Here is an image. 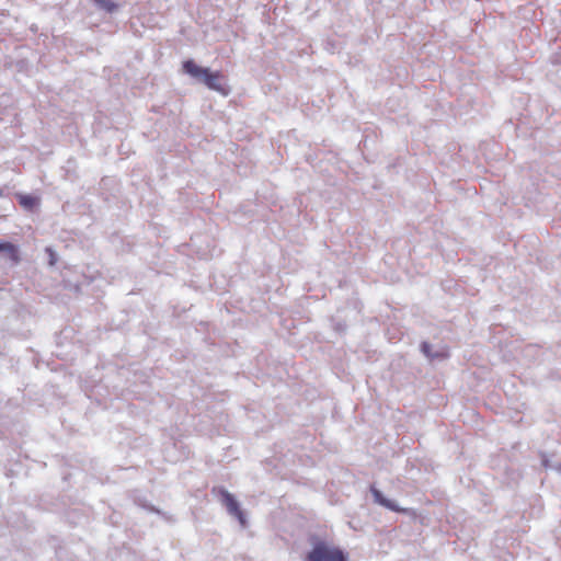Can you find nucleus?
Returning a JSON list of instances; mask_svg holds the SVG:
<instances>
[{"instance_id":"nucleus-1","label":"nucleus","mask_w":561,"mask_h":561,"mask_svg":"<svg viewBox=\"0 0 561 561\" xmlns=\"http://www.w3.org/2000/svg\"><path fill=\"white\" fill-rule=\"evenodd\" d=\"M184 71L194 78H203L205 85L222 95H227L229 90L222 83L224 77L219 71L210 72L208 68H202L194 60H186L183 64Z\"/></svg>"},{"instance_id":"nucleus-2","label":"nucleus","mask_w":561,"mask_h":561,"mask_svg":"<svg viewBox=\"0 0 561 561\" xmlns=\"http://www.w3.org/2000/svg\"><path fill=\"white\" fill-rule=\"evenodd\" d=\"M307 561H347L346 553L339 547L324 541L313 545L311 551L307 554Z\"/></svg>"},{"instance_id":"nucleus-3","label":"nucleus","mask_w":561,"mask_h":561,"mask_svg":"<svg viewBox=\"0 0 561 561\" xmlns=\"http://www.w3.org/2000/svg\"><path fill=\"white\" fill-rule=\"evenodd\" d=\"M221 499L229 514H231L232 516H237V518L243 524V513L240 511L239 505L233 499V496L227 491H221Z\"/></svg>"},{"instance_id":"nucleus-4","label":"nucleus","mask_w":561,"mask_h":561,"mask_svg":"<svg viewBox=\"0 0 561 561\" xmlns=\"http://www.w3.org/2000/svg\"><path fill=\"white\" fill-rule=\"evenodd\" d=\"M371 493L374 495V499L376 501V503H378L379 505L392 511V512H396V513H402V514H405L408 513L409 511L408 510H404V508H400L399 506H397L393 502L387 500L386 497L382 496V494L380 493V491H378L377 489L373 488L371 489Z\"/></svg>"},{"instance_id":"nucleus-5","label":"nucleus","mask_w":561,"mask_h":561,"mask_svg":"<svg viewBox=\"0 0 561 561\" xmlns=\"http://www.w3.org/2000/svg\"><path fill=\"white\" fill-rule=\"evenodd\" d=\"M0 253L5 254L14 264L21 261L18 247L10 242H0Z\"/></svg>"},{"instance_id":"nucleus-6","label":"nucleus","mask_w":561,"mask_h":561,"mask_svg":"<svg viewBox=\"0 0 561 561\" xmlns=\"http://www.w3.org/2000/svg\"><path fill=\"white\" fill-rule=\"evenodd\" d=\"M19 202L23 207L31 209L37 204L38 199L32 195L22 194L19 196Z\"/></svg>"},{"instance_id":"nucleus-7","label":"nucleus","mask_w":561,"mask_h":561,"mask_svg":"<svg viewBox=\"0 0 561 561\" xmlns=\"http://www.w3.org/2000/svg\"><path fill=\"white\" fill-rule=\"evenodd\" d=\"M96 3L107 12H113L117 8V5L110 0H96Z\"/></svg>"},{"instance_id":"nucleus-8","label":"nucleus","mask_w":561,"mask_h":561,"mask_svg":"<svg viewBox=\"0 0 561 561\" xmlns=\"http://www.w3.org/2000/svg\"><path fill=\"white\" fill-rule=\"evenodd\" d=\"M46 252L49 254V257H50V262L49 264L53 266L55 265L56 263V256H55V252L50 249V248H47L46 249Z\"/></svg>"},{"instance_id":"nucleus-9","label":"nucleus","mask_w":561,"mask_h":561,"mask_svg":"<svg viewBox=\"0 0 561 561\" xmlns=\"http://www.w3.org/2000/svg\"><path fill=\"white\" fill-rule=\"evenodd\" d=\"M421 350H423V354L432 356L431 345L428 343H423V345H421Z\"/></svg>"}]
</instances>
